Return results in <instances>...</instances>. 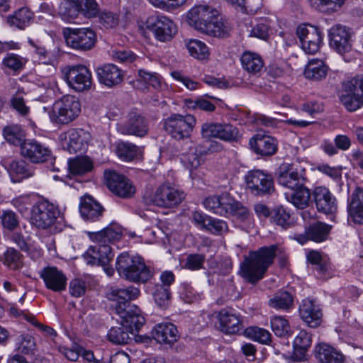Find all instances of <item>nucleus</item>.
Returning a JSON list of instances; mask_svg holds the SVG:
<instances>
[{"mask_svg": "<svg viewBox=\"0 0 363 363\" xmlns=\"http://www.w3.org/2000/svg\"><path fill=\"white\" fill-rule=\"evenodd\" d=\"M188 24L197 30L217 38L230 35V26L227 21L219 17L218 11L208 5H197L186 15Z\"/></svg>", "mask_w": 363, "mask_h": 363, "instance_id": "nucleus-1", "label": "nucleus"}, {"mask_svg": "<svg viewBox=\"0 0 363 363\" xmlns=\"http://www.w3.org/2000/svg\"><path fill=\"white\" fill-rule=\"evenodd\" d=\"M278 247L276 245L264 246L250 251L244 257L240 265V275L248 283L256 284L273 264Z\"/></svg>", "mask_w": 363, "mask_h": 363, "instance_id": "nucleus-2", "label": "nucleus"}, {"mask_svg": "<svg viewBox=\"0 0 363 363\" xmlns=\"http://www.w3.org/2000/svg\"><path fill=\"white\" fill-rule=\"evenodd\" d=\"M140 294L138 288L130 286L125 288L111 286L106 292V298L113 302V311L120 318L130 317V323L138 324L145 323V318L141 314L140 309L130 301L136 299Z\"/></svg>", "mask_w": 363, "mask_h": 363, "instance_id": "nucleus-3", "label": "nucleus"}, {"mask_svg": "<svg viewBox=\"0 0 363 363\" xmlns=\"http://www.w3.org/2000/svg\"><path fill=\"white\" fill-rule=\"evenodd\" d=\"M203 203L206 209L221 216H235L241 220L248 218L247 208L228 192L209 196Z\"/></svg>", "mask_w": 363, "mask_h": 363, "instance_id": "nucleus-4", "label": "nucleus"}, {"mask_svg": "<svg viewBox=\"0 0 363 363\" xmlns=\"http://www.w3.org/2000/svg\"><path fill=\"white\" fill-rule=\"evenodd\" d=\"M116 269L121 277L133 282H145L152 275L142 257L130 256L126 252L118 257Z\"/></svg>", "mask_w": 363, "mask_h": 363, "instance_id": "nucleus-5", "label": "nucleus"}, {"mask_svg": "<svg viewBox=\"0 0 363 363\" xmlns=\"http://www.w3.org/2000/svg\"><path fill=\"white\" fill-rule=\"evenodd\" d=\"M81 112V104L73 95H65L52 105L49 116L56 124L67 125L74 121Z\"/></svg>", "mask_w": 363, "mask_h": 363, "instance_id": "nucleus-6", "label": "nucleus"}, {"mask_svg": "<svg viewBox=\"0 0 363 363\" xmlns=\"http://www.w3.org/2000/svg\"><path fill=\"white\" fill-rule=\"evenodd\" d=\"M196 122L195 117L191 114L174 113L164 121L163 127L172 138L181 140L190 138Z\"/></svg>", "mask_w": 363, "mask_h": 363, "instance_id": "nucleus-7", "label": "nucleus"}, {"mask_svg": "<svg viewBox=\"0 0 363 363\" xmlns=\"http://www.w3.org/2000/svg\"><path fill=\"white\" fill-rule=\"evenodd\" d=\"M247 189L256 196L270 195L274 191V179L271 174L260 169H252L245 176Z\"/></svg>", "mask_w": 363, "mask_h": 363, "instance_id": "nucleus-8", "label": "nucleus"}, {"mask_svg": "<svg viewBox=\"0 0 363 363\" xmlns=\"http://www.w3.org/2000/svg\"><path fill=\"white\" fill-rule=\"evenodd\" d=\"M66 44L77 50H91L96 41L95 32L88 28H65L62 30Z\"/></svg>", "mask_w": 363, "mask_h": 363, "instance_id": "nucleus-9", "label": "nucleus"}, {"mask_svg": "<svg viewBox=\"0 0 363 363\" xmlns=\"http://www.w3.org/2000/svg\"><path fill=\"white\" fill-rule=\"evenodd\" d=\"M63 79L69 88L82 92L91 89L92 76L91 71L84 65L67 66L62 70Z\"/></svg>", "mask_w": 363, "mask_h": 363, "instance_id": "nucleus-10", "label": "nucleus"}, {"mask_svg": "<svg viewBox=\"0 0 363 363\" xmlns=\"http://www.w3.org/2000/svg\"><path fill=\"white\" fill-rule=\"evenodd\" d=\"M59 215L60 211L55 205L43 201L33 206L30 221L37 228L48 229L55 223Z\"/></svg>", "mask_w": 363, "mask_h": 363, "instance_id": "nucleus-11", "label": "nucleus"}, {"mask_svg": "<svg viewBox=\"0 0 363 363\" xmlns=\"http://www.w3.org/2000/svg\"><path fill=\"white\" fill-rule=\"evenodd\" d=\"M340 101L349 111H355L363 105V76H356L343 84Z\"/></svg>", "mask_w": 363, "mask_h": 363, "instance_id": "nucleus-12", "label": "nucleus"}, {"mask_svg": "<svg viewBox=\"0 0 363 363\" xmlns=\"http://www.w3.org/2000/svg\"><path fill=\"white\" fill-rule=\"evenodd\" d=\"M277 181L280 185L294 189L306 185L308 179L305 168L293 164H283L279 168Z\"/></svg>", "mask_w": 363, "mask_h": 363, "instance_id": "nucleus-13", "label": "nucleus"}, {"mask_svg": "<svg viewBox=\"0 0 363 363\" xmlns=\"http://www.w3.org/2000/svg\"><path fill=\"white\" fill-rule=\"evenodd\" d=\"M63 150L71 154L84 150L91 140L90 133L82 128L69 129L60 136Z\"/></svg>", "mask_w": 363, "mask_h": 363, "instance_id": "nucleus-14", "label": "nucleus"}, {"mask_svg": "<svg viewBox=\"0 0 363 363\" xmlns=\"http://www.w3.org/2000/svg\"><path fill=\"white\" fill-rule=\"evenodd\" d=\"M105 183L108 189L121 198H130L135 191L134 186L128 179L115 171L104 172Z\"/></svg>", "mask_w": 363, "mask_h": 363, "instance_id": "nucleus-15", "label": "nucleus"}, {"mask_svg": "<svg viewBox=\"0 0 363 363\" xmlns=\"http://www.w3.org/2000/svg\"><path fill=\"white\" fill-rule=\"evenodd\" d=\"M302 49L308 54H315L320 49L322 35L319 29L313 26H300L296 30Z\"/></svg>", "mask_w": 363, "mask_h": 363, "instance_id": "nucleus-16", "label": "nucleus"}, {"mask_svg": "<svg viewBox=\"0 0 363 363\" xmlns=\"http://www.w3.org/2000/svg\"><path fill=\"white\" fill-rule=\"evenodd\" d=\"M117 129L123 135L143 137L148 132V125L144 116L132 111L128 114L125 121L118 124Z\"/></svg>", "mask_w": 363, "mask_h": 363, "instance_id": "nucleus-17", "label": "nucleus"}, {"mask_svg": "<svg viewBox=\"0 0 363 363\" xmlns=\"http://www.w3.org/2000/svg\"><path fill=\"white\" fill-rule=\"evenodd\" d=\"M45 287L54 292L61 293L66 290L67 278L65 274L55 266L48 265L39 272Z\"/></svg>", "mask_w": 363, "mask_h": 363, "instance_id": "nucleus-18", "label": "nucleus"}, {"mask_svg": "<svg viewBox=\"0 0 363 363\" xmlns=\"http://www.w3.org/2000/svg\"><path fill=\"white\" fill-rule=\"evenodd\" d=\"M84 258L89 264H97L105 267L113 259V254L108 244L96 242L89 247L84 255Z\"/></svg>", "mask_w": 363, "mask_h": 363, "instance_id": "nucleus-19", "label": "nucleus"}, {"mask_svg": "<svg viewBox=\"0 0 363 363\" xmlns=\"http://www.w3.org/2000/svg\"><path fill=\"white\" fill-rule=\"evenodd\" d=\"M121 327H112L108 333V340L116 345L127 344L130 340L129 334L138 331L143 324L136 325L130 323L132 318H120Z\"/></svg>", "mask_w": 363, "mask_h": 363, "instance_id": "nucleus-20", "label": "nucleus"}, {"mask_svg": "<svg viewBox=\"0 0 363 363\" xmlns=\"http://www.w3.org/2000/svg\"><path fill=\"white\" fill-rule=\"evenodd\" d=\"M330 45L340 54L351 50V35L345 26H335L329 31Z\"/></svg>", "mask_w": 363, "mask_h": 363, "instance_id": "nucleus-21", "label": "nucleus"}, {"mask_svg": "<svg viewBox=\"0 0 363 363\" xmlns=\"http://www.w3.org/2000/svg\"><path fill=\"white\" fill-rule=\"evenodd\" d=\"M50 150L35 140H28L21 148L22 156L33 163L44 162L50 157Z\"/></svg>", "mask_w": 363, "mask_h": 363, "instance_id": "nucleus-22", "label": "nucleus"}, {"mask_svg": "<svg viewBox=\"0 0 363 363\" xmlns=\"http://www.w3.org/2000/svg\"><path fill=\"white\" fill-rule=\"evenodd\" d=\"M317 210L325 214H333L337 210L336 199L328 189L316 187L312 194Z\"/></svg>", "mask_w": 363, "mask_h": 363, "instance_id": "nucleus-23", "label": "nucleus"}, {"mask_svg": "<svg viewBox=\"0 0 363 363\" xmlns=\"http://www.w3.org/2000/svg\"><path fill=\"white\" fill-rule=\"evenodd\" d=\"M192 218L201 229L216 235H223L228 230L226 222L213 218L199 211L193 213Z\"/></svg>", "mask_w": 363, "mask_h": 363, "instance_id": "nucleus-24", "label": "nucleus"}, {"mask_svg": "<svg viewBox=\"0 0 363 363\" xmlns=\"http://www.w3.org/2000/svg\"><path fill=\"white\" fill-rule=\"evenodd\" d=\"M249 145L255 154L262 157L272 156L277 151L275 139L267 135H255L250 138Z\"/></svg>", "mask_w": 363, "mask_h": 363, "instance_id": "nucleus-25", "label": "nucleus"}, {"mask_svg": "<svg viewBox=\"0 0 363 363\" xmlns=\"http://www.w3.org/2000/svg\"><path fill=\"white\" fill-rule=\"evenodd\" d=\"M299 314L302 320L311 328H316L321 323V310L309 298L303 300L299 306Z\"/></svg>", "mask_w": 363, "mask_h": 363, "instance_id": "nucleus-26", "label": "nucleus"}, {"mask_svg": "<svg viewBox=\"0 0 363 363\" xmlns=\"http://www.w3.org/2000/svg\"><path fill=\"white\" fill-rule=\"evenodd\" d=\"M96 72L99 82L108 87L116 86L123 79V71L113 64L99 67Z\"/></svg>", "mask_w": 363, "mask_h": 363, "instance_id": "nucleus-27", "label": "nucleus"}, {"mask_svg": "<svg viewBox=\"0 0 363 363\" xmlns=\"http://www.w3.org/2000/svg\"><path fill=\"white\" fill-rule=\"evenodd\" d=\"M330 230L331 225L322 222H317L306 229L305 235H298L296 239L301 244L305 243L308 240L320 242L328 238Z\"/></svg>", "mask_w": 363, "mask_h": 363, "instance_id": "nucleus-28", "label": "nucleus"}, {"mask_svg": "<svg viewBox=\"0 0 363 363\" xmlns=\"http://www.w3.org/2000/svg\"><path fill=\"white\" fill-rule=\"evenodd\" d=\"M183 191L179 190L168 182L160 186V207L172 208L179 204L185 198Z\"/></svg>", "mask_w": 363, "mask_h": 363, "instance_id": "nucleus-29", "label": "nucleus"}, {"mask_svg": "<svg viewBox=\"0 0 363 363\" xmlns=\"http://www.w3.org/2000/svg\"><path fill=\"white\" fill-rule=\"evenodd\" d=\"M79 211L85 220L94 222L102 217L104 208L91 196H86L81 199Z\"/></svg>", "mask_w": 363, "mask_h": 363, "instance_id": "nucleus-30", "label": "nucleus"}, {"mask_svg": "<svg viewBox=\"0 0 363 363\" xmlns=\"http://www.w3.org/2000/svg\"><path fill=\"white\" fill-rule=\"evenodd\" d=\"M220 330L226 334H237L242 328L240 317L223 309L217 315Z\"/></svg>", "mask_w": 363, "mask_h": 363, "instance_id": "nucleus-31", "label": "nucleus"}, {"mask_svg": "<svg viewBox=\"0 0 363 363\" xmlns=\"http://www.w3.org/2000/svg\"><path fill=\"white\" fill-rule=\"evenodd\" d=\"M347 211L354 223H363V188L357 186L348 200Z\"/></svg>", "mask_w": 363, "mask_h": 363, "instance_id": "nucleus-32", "label": "nucleus"}, {"mask_svg": "<svg viewBox=\"0 0 363 363\" xmlns=\"http://www.w3.org/2000/svg\"><path fill=\"white\" fill-rule=\"evenodd\" d=\"M311 345V335L305 330H301L294 340L292 359L296 362L306 359V352Z\"/></svg>", "mask_w": 363, "mask_h": 363, "instance_id": "nucleus-33", "label": "nucleus"}, {"mask_svg": "<svg viewBox=\"0 0 363 363\" xmlns=\"http://www.w3.org/2000/svg\"><path fill=\"white\" fill-rule=\"evenodd\" d=\"M315 356L320 363H342L343 356L333 347L320 343L315 349Z\"/></svg>", "mask_w": 363, "mask_h": 363, "instance_id": "nucleus-34", "label": "nucleus"}, {"mask_svg": "<svg viewBox=\"0 0 363 363\" xmlns=\"http://www.w3.org/2000/svg\"><path fill=\"white\" fill-rule=\"evenodd\" d=\"M6 168L13 182H21L23 179L33 175V171L24 161H11L6 164Z\"/></svg>", "mask_w": 363, "mask_h": 363, "instance_id": "nucleus-35", "label": "nucleus"}, {"mask_svg": "<svg viewBox=\"0 0 363 363\" xmlns=\"http://www.w3.org/2000/svg\"><path fill=\"white\" fill-rule=\"evenodd\" d=\"M33 18L34 14L29 9L22 7L9 15L6 21L10 26L23 30L31 24Z\"/></svg>", "mask_w": 363, "mask_h": 363, "instance_id": "nucleus-36", "label": "nucleus"}, {"mask_svg": "<svg viewBox=\"0 0 363 363\" xmlns=\"http://www.w3.org/2000/svg\"><path fill=\"white\" fill-rule=\"evenodd\" d=\"M160 309H166L171 303L170 286L175 281V276L171 271H164L160 274Z\"/></svg>", "mask_w": 363, "mask_h": 363, "instance_id": "nucleus-37", "label": "nucleus"}, {"mask_svg": "<svg viewBox=\"0 0 363 363\" xmlns=\"http://www.w3.org/2000/svg\"><path fill=\"white\" fill-rule=\"evenodd\" d=\"M4 138L7 143L14 146L22 147L27 140L26 133L23 128L18 124H9L2 130Z\"/></svg>", "mask_w": 363, "mask_h": 363, "instance_id": "nucleus-38", "label": "nucleus"}, {"mask_svg": "<svg viewBox=\"0 0 363 363\" xmlns=\"http://www.w3.org/2000/svg\"><path fill=\"white\" fill-rule=\"evenodd\" d=\"M292 190L293 192L285 194L286 199L294 206L300 209H303L308 206L311 194L306 185Z\"/></svg>", "mask_w": 363, "mask_h": 363, "instance_id": "nucleus-39", "label": "nucleus"}, {"mask_svg": "<svg viewBox=\"0 0 363 363\" xmlns=\"http://www.w3.org/2000/svg\"><path fill=\"white\" fill-rule=\"evenodd\" d=\"M328 67L320 60H312L306 65L304 75L307 79L321 80L326 77Z\"/></svg>", "mask_w": 363, "mask_h": 363, "instance_id": "nucleus-40", "label": "nucleus"}, {"mask_svg": "<svg viewBox=\"0 0 363 363\" xmlns=\"http://www.w3.org/2000/svg\"><path fill=\"white\" fill-rule=\"evenodd\" d=\"M159 86L157 73H152L143 69L138 71V79L134 82V86L143 91H149L150 87L156 89Z\"/></svg>", "mask_w": 363, "mask_h": 363, "instance_id": "nucleus-41", "label": "nucleus"}, {"mask_svg": "<svg viewBox=\"0 0 363 363\" xmlns=\"http://www.w3.org/2000/svg\"><path fill=\"white\" fill-rule=\"evenodd\" d=\"M208 150H203L201 147H197L193 151L184 155L182 159L184 164L189 169L191 172L193 169H196L203 161V157L208 154Z\"/></svg>", "mask_w": 363, "mask_h": 363, "instance_id": "nucleus-42", "label": "nucleus"}, {"mask_svg": "<svg viewBox=\"0 0 363 363\" xmlns=\"http://www.w3.org/2000/svg\"><path fill=\"white\" fill-rule=\"evenodd\" d=\"M68 167L71 174L82 175L91 170L93 164L87 157H77L69 161Z\"/></svg>", "mask_w": 363, "mask_h": 363, "instance_id": "nucleus-43", "label": "nucleus"}, {"mask_svg": "<svg viewBox=\"0 0 363 363\" xmlns=\"http://www.w3.org/2000/svg\"><path fill=\"white\" fill-rule=\"evenodd\" d=\"M242 67L250 73L259 72L263 67V62L257 54L245 52L241 57Z\"/></svg>", "mask_w": 363, "mask_h": 363, "instance_id": "nucleus-44", "label": "nucleus"}, {"mask_svg": "<svg viewBox=\"0 0 363 363\" xmlns=\"http://www.w3.org/2000/svg\"><path fill=\"white\" fill-rule=\"evenodd\" d=\"M186 46L190 55L196 59L203 60L209 56L208 47L201 40L190 39L186 42Z\"/></svg>", "mask_w": 363, "mask_h": 363, "instance_id": "nucleus-45", "label": "nucleus"}, {"mask_svg": "<svg viewBox=\"0 0 363 363\" xmlns=\"http://www.w3.org/2000/svg\"><path fill=\"white\" fill-rule=\"evenodd\" d=\"M177 33V26L168 17L160 15V42L171 41Z\"/></svg>", "mask_w": 363, "mask_h": 363, "instance_id": "nucleus-46", "label": "nucleus"}, {"mask_svg": "<svg viewBox=\"0 0 363 363\" xmlns=\"http://www.w3.org/2000/svg\"><path fill=\"white\" fill-rule=\"evenodd\" d=\"M177 327L171 323H160V344L164 343L172 347L178 340Z\"/></svg>", "mask_w": 363, "mask_h": 363, "instance_id": "nucleus-47", "label": "nucleus"}, {"mask_svg": "<svg viewBox=\"0 0 363 363\" xmlns=\"http://www.w3.org/2000/svg\"><path fill=\"white\" fill-rule=\"evenodd\" d=\"M293 301V297L288 291H279L269 299V305L276 309L286 310L291 307Z\"/></svg>", "mask_w": 363, "mask_h": 363, "instance_id": "nucleus-48", "label": "nucleus"}, {"mask_svg": "<svg viewBox=\"0 0 363 363\" xmlns=\"http://www.w3.org/2000/svg\"><path fill=\"white\" fill-rule=\"evenodd\" d=\"M59 15L65 21L76 18L79 13L76 0H64L59 6Z\"/></svg>", "mask_w": 363, "mask_h": 363, "instance_id": "nucleus-49", "label": "nucleus"}, {"mask_svg": "<svg viewBox=\"0 0 363 363\" xmlns=\"http://www.w3.org/2000/svg\"><path fill=\"white\" fill-rule=\"evenodd\" d=\"M90 238L96 242L108 244L120 239L121 234L112 228H106L97 233H90Z\"/></svg>", "mask_w": 363, "mask_h": 363, "instance_id": "nucleus-50", "label": "nucleus"}, {"mask_svg": "<svg viewBox=\"0 0 363 363\" xmlns=\"http://www.w3.org/2000/svg\"><path fill=\"white\" fill-rule=\"evenodd\" d=\"M139 153V148L134 144L121 142L117 145L116 154L123 160H133Z\"/></svg>", "mask_w": 363, "mask_h": 363, "instance_id": "nucleus-51", "label": "nucleus"}, {"mask_svg": "<svg viewBox=\"0 0 363 363\" xmlns=\"http://www.w3.org/2000/svg\"><path fill=\"white\" fill-rule=\"evenodd\" d=\"M271 220L284 229L289 228L293 223L289 212L283 206L277 207L272 211Z\"/></svg>", "mask_w": 363, "mask_h": 363, "instance_id": "nucleus-52", "label": "nucleus"}, {"mask_svg": "<svg viewBox=\"0 0 363 363\" xmlns=\"http://www.w3.org/2000/svg\"><path fill=\"white\" fill-rule=\"evenodd\" d=\"M240 137L238 129L229 123H220L218 138L228 142H236Z\"/></svg>", "mask_w": 363, "mask_h": 363, "instance_id": "nucleus-53", "label": "nucleus"}, {"mask_svg": "<svg viewBox=\"0 0 363 363\" xmlns=\"http://www.w3.org/2000/svg\"><path fill=\"white\" fill-rule=\"evenodd\" d=\"M245 335L255 341L267 344L271 340V334L266 330L258 327H249L245 330Z\"/></svg>", "mask_w": 363, "mask_h": 363, "instance_id": "nucleus-54", "label": "nucleus"}, {"mask_svg": "<svg viewBox=\"0 0 363 363\" xmlns=\"http://www.w3.org/2000/svg\"><path fill=\"white\" fill-rule=\"evenodd\" d=\"M17 349L22 354H32L35 349L34 338L28 334H23L17 338Z\"/></svg>", "mask_w": 363, "mask_h": 363, "instance_id": "nucleus-55", "label": "nucleus"}, {"mask_svg": "<svg viewBox=\"0 0 363 363\" xmlns=\"http://www.w3.org/2000/svg\"><path fill=\"white\" fill-rule=\"evenodd\" d=\"M271 327L278 337H286L290 334L289 322L283 317L274 316L271 320Z\"/></svg>", "mask_w": 363, "mask_h": 363, "instance_id": "nucleus-56", "label": "nucleus"}, {"mask_svg": "<svg viewBox=\"0 0 363 363\" xmlns=\"http://www.w3.org/2000/svg\"><path fill=\"white\" fill-rule=\"evenodd\" d=\"M79 11L86 17L91 18L99 13V6L95 0H76Z\"/></svg>", "mask_w": 363, "mask_h": 363, "instance_id": "nucleus-57", "label": "nucleus"}, {"mask_svg": "<svg viewBox=\"0 0 363 363\" xmlns=\"http://www.w3.org/2000/svg\"><path fill=\"white\" fill-rule=\"evenodd\" d=\"M5 264L12 269L16 270L21 267V255L13 248H9L4 253Z\"/></svg>", "mask_w": 363, "mask_h": 363, "instance_id": "nucleus-58", "label": "nucleus"}, {"mask_svg": "<svg viewBox=\"0 0 363 363\" xmlns=\"http://www.w3.org/2000/svg\"><path fill=\"white\" fill-rule=\"evenodd\" d=\"M159 16L155 15L149 17L145 23V30L143 34L146 38L150 39L152 37L156 40L159 39Z\"/></svg>", "mask_w": 363, "mask_h": 363, "instance_id": "nucleus-59", "label": "nucleus"}, {"mask_svg": "<svg viewBox=\"0 0 363 363\" xmlns=\"http://www.w3.org/2000/svg\"><path fill=\"white\" fill-rule=\"evenodd\" d=\"M3 64L11 70L18 71L23 69L26 64V60L19 55L10 54L3 60Z\"/></svg>", "mask_w": 363, "mask_h": 363, "instance_id": "nucleus-60", "label": "nucleus"}, {"mask_svg": "<svg viewBox=\"0 0 363 363\" xmlns=\"http://www.w3.org/2000/svg\"><path fill=\"white\" fill-rule=\"evenodd\" d=\"M185 104L189 108H199L209 112L213 111L216 108L214 104L203 99H198L195 101H193L192 99H186Z\"/></svg>", "mask_w": 363, "mask_h": 363, "instance_id": "nucleus-61", "label": "nucleus"}, {"mask_svg": "<svg viewBox=\"0 0 363 363\" xmlns=\"http://www.w3.org/2000/svg\"><path fill=\"white\" fill-rule=\"evenodd\" d=\"M204 262V255L201 254H190L186 257L184 267L191 270H198L203 267Z\"/></svg>", "mask_w": 363, "mask_h": 363, "instance_id": "nucleus-62", "label": "nucleus"}, {"mask_svg": "<svg viewBox=\"0 0 363 363\" xmlns=\"http://www.w3.org/2000/svg\"><path fill=\"white\" fill-rule=\"evenodd\" d=\"M100 23L106 28L116 27L119 22L118 14L110 11H104L99 16Z\"/></svg>", "mask_w": 363, "mask_h": 363, "instance_id": "nucleus-63", "label": "nucleus"}, {"mask_svg": "<svg viewBox=\"0 0 363 363\" xmlns=\"http://www.w3.org/2000/svg\"><path fill=\"white\" fill-rule=\"evenodd\" d=\"M86 289V283L80 279H74L70 281L69 290L71 296L80 297L85 294Z\"/></svg>", "mask_w": 363, "mask_h": 363, "instance_id": "nucleus-64", "label": "nucleus"}]
</instances>
